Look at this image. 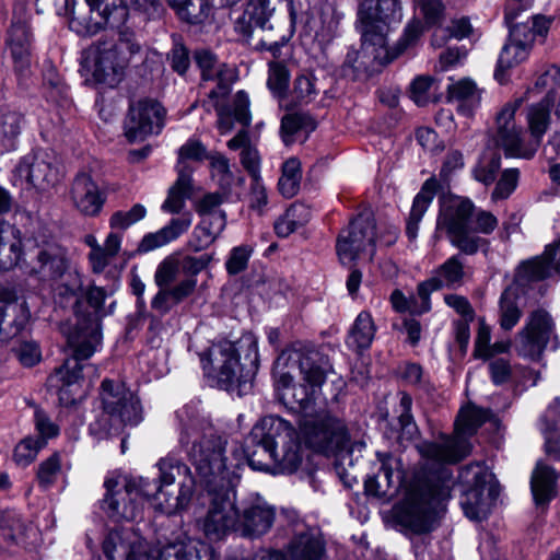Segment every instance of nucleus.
Returning a JSON list of instances; mask_svg holds the SVG:
<instances>
[{
    "label": "nucleus",
    "mask_w": 560,
    "mask_h": 560,
    "mask_svg": "<svg viewBox=\"0 0 560 560\" xmlns=\"http://www.w3.org/2000/svg\"><path fill=\"white\" fill-rule=\"evenodd\" d=\"M329 360L312 347L293 342L275 362V376L284 404L304 412L300 429L306 442L320 452L342 450L349 441L343 422L314 406L329 373Z\"/></svg>",
    "instance_id": "f257e3e1"
},
{
    "label": "nucleus",
    "mask_w": 560,
    "mask_h": 560,
    "mask_svg": "<svg viewBox=\"0 0 560 560\" xmlns=\"http://www.w3.org/2000/svg\"><path fill=\"white\" fill-rule=\"evenodd\" d=\"M187 430L182 443L191 442L190 456L196 466L200 483L205 485L209 499L208 512L198 521L200 529L211 540H219L232 532L240 533V506L236 491L231 485V472L226 468V442L211 428L199 434Z\"/></svg>",
    "instance_id": "f03ea898"
},
{
    "label": "nucleus",
    "mask_w": 560,
    "mask_h": 560,
    "mask_svg": "<svg viewBox=\"0 0 560 560\" xmlns=\"http://www.w3.org/2000/svg\"><path fill=\"white\" fill-rule=\"evenodd\" d=\"M160 470L159 486L145 478L125 480L124 491L116 477L105 479L106 494L103 510L115 520L133 521L140 516L142 503L137 500H151L155 510L174 514L184 510L194 493L195 481L189 468L174 458H162L158 463Z\"/></svg>",
    "instance_id": "7ed1b4c3"
},
{
    "label": "nucleus",
    "mask_w": 560,
    "mask_h": 560,
    "mask_svg": "<svg viewBox=\"0 0 560 560\" xmlns=\"http://www.w3.org/2000/svg\"><path fill=\"white\" fill-rule=\"evenodd\" d=\"M106 296V291L101 287L93 285L88 290V303L94 308V314L78 318L73 331L67 335L68 345L73 351V357L66 359L47 380L48 388L58 395L62 405L68 406L74 401L71 387L82 377L84 365L81 361L92 357L101 345L100 317L104 315L102 314V307Z\"/></svg>",
    "instance_id": "20e7f679"
},
{
    "label": "nucleus",
    "mask_w": 560,
    "mask_h": 560,
    "mask_svg": "<svg viewBox=\"0 0 560 560\" xmlns=\"http://www.w3.org/2000/svg\"><path fill=\"white\" fill-rule=\"evenodd\" d=\"M249 443L254 450L248 452V464L255 470L292 474L302 462L295 430L280 417L268 416L256 423Z\"/></svg>",
    "instance_id": "39448f33"
},
{
    "label": "nucleus",
    "mask_w": 560,
    "mask_h": 560,
    "mask_svg": "<svg viewBox=\"0 0 560 560\" xmlns=\"http://www.w3.org/2000/svg\"><path fill=\"white\" fill-rule=\"evenodd\" d=\"M451 483L446 471L438 480L412 481L396 508L397 521L413 533L430 532L443 510L444 502L450 498Z\"/></svg>",
    "instance_id": "423d86ee"
},
{
    "label": "nucleus",
    "mask_w": 560,
    "mask_h": 560,
    "mask_svg": "<svg viewBox=\"0 0 560 560\" xmlns=\"http://www.w3.org/2000/svg\"><path fill=\"white\" fill-rule=\"evenodd\" d=\"M139 50L129 42L97 40L83 50L81 73L89 84L114 89L125 79L130 56Z\"/></svg>",
    "instance_id": "0eeeda50"
},
{
    "label": "nucleus",
    "mask_w": 560,
    "mask_h": 560,
    "mask_svg": "<svg viewBox=\"0 0 560 560\" xmlns=\"http://www.w3.org/2000/svg\"><path fill=\"white\" fill-rule=\"evenodd\" d=\"M249 350L253 353L250 368L244 370L240 363V354L231 341L212 345L200 355L205 375L215 386L224 390H245L252 383L258 370V348L256 340H250Z\"/></svg>",
    "instance_id": "6e6552de"
},
{
    "label": "nucleus",
    "mask_w": 560,
    "mask_h": 560,
    "mask_svg": "<svg viewBox=\"0 0 560 560\" xmlns=\"http://www.w3.org/2000/svg\"><path fill=\"white\" fill-rule=\"evenodd\" d=\"M487 413L475 406L463 408L456 419L452 436H442L438 441L423 442L417 446L420 455L441 464H454L471 452L469 439L486 421Z\"/></svg>",
    "instance_id": "1a4fd4ad"
},
{
    "label": "nucleus",
    "mask_w": 560,
    "mask_h": 560,
    "mask_svg": "<svg viewBox=\"0 0 560 560\" xmlns=\"http://www.w3.org/2000/svg\"><path fill=\"white\" fill-rule=\"evenodd\" d=\"M100 398L103 412L91 424V430L100 435L119 431L125 425H137L142 420V408L138 397L122 383L104 380Z\"/></svg>",
    "instance_id": "9d476101"
},
{
    "label": "nucleus",
    "mask_w": 560,
    "mask_h": 560,
    "mask_svg": "<svg viewBox=\"0 0 560 560\" xmlns=\"http://www.w3.org/2000/svg\"><path fill=\"white\" fill-rule=\"evenodd\" d=\"M109 560H195L183 542H174L149 552L145 540L132 527L109 532L103 542Z\"/></svg>",
    "instance_id": "9b49d317"
},
{
    "label": "nucleus",
    "mask_w": 560,
    "mask_h": 560,
    "mask_svg": "<svg viewBox=\"0 0 560 560\" xmlns=\"http://www.w3.org/2000/svg\"><path fill=\"white\" fill-rule=\"evenodd\" d=\"M475 205L462 197H452L441 205L436 232H444L450 243L465 255H475L487 242L472 233Z\"/></svg>",
    "instance_id": "f8f14e48"
},
{
    "label": "nucleus",
    "mask_w": 560,
    "mask_h": 560,
    "mask_svg": "<svg viewBox=\"0 0 560 560\" xmlns=\"http://www.w3.org/2000/svg\"><path fill=\"white\" fill-rule=\"evenodd\" d=\"M69 27L80 36H92L106 25L117 27L126 22V10L116 0H71L67 5Z\"/></svg>",
    "instance_id": "ddd939ff"
},
{
    "label": "nucleus",
    "mask_w": 560,
    "mask_h": 560,
    "mask_svg": "<svg viewBox=\"0 0 560 560\" xmlns=\"http://www.w3.org/2000/svg\"><path fill=\"white\" fill-rule=\"evenodd\" d=\"M402 7L400 0H361L358 9V21L361 37L365 43L378 45L377 57L384 58V45L393 25L400 23Z\"/></svg>",
    "instance_id": "4468645a"
},
{
    "label": "nucleus",
    "mask_w": 560,
    "mask_h": 560,
    "mask_svg": "<svg viewBox=\"0 0 560 560\" xmlns=\"http://www.w3.org/2000/svg\"><path fill=\"white\" fill-rule=\"evenodd\" d=\"M336 249L342 265L372 261L376 252V221L372 213H361L353 219L340 232Z\"/></svg>",
    "instance_id": "2eb2a0df"
},
{
    "label": "nucleus",
    "mask_w": 560,
    "mask_h": 560,
    "mask_svg": "<svg viewBox=\"0 0 560 560\" xmlns=\"http://www.w3.org/2000/svg\"><path fill=\"white\" fill-rule=\"evenodd\" d=\"M24 268L42 281L61 278L69 267L67 250L54 240L35 236L25 246Z\"/></svg>",
    "instance_id": "dca6fc26"
},
{
    "label": "nucleus",
    "mask_w": 560,
    "mask_h": 560,
    "mask_svg": "<svg viewBox=\"0 0 560 560\" xmlns=\"http://www.w3.org/2000/svg\"><path fill=\"white\" fill-rule=\"evenodd\" d=\"M459 478L467 487L460 499L465 515L474 521H480L498 495L493 475L480 464L468 465L460 470Z\"/></svg>",
    "instance_id": "f3484780"
},
{
    "label": "nucleus",
    "mask_w": 560,
    "mask_h": 560,
    "mask_svg": "<svg viewBox=\"0 0 560 560\" xmlns=\"http://www.w3.org/2000/svg\"><path fill=\"white\" fill-rule=\"evenodd\" d=\"M179 275V261L168 256L156 267L154 283L159 291L151 301V307L160 315H165L171 310L190 296L197 287L196 278L188 277L172 285Z\"/></svg>",
    "instance_id": "a211bd4d"
},
{
    "label": "nucleus",
    "mask_w": 560,
    "mask_h": 560,
    "mask_svg": "<svg viewBox=\"0 0 560 560\" xmlns=\"http://www.w3.org/2000/svg\"><path fill=\"white\" fill-rule=\"evenodd\" d=\"M522 103L523 98H516L506 103L498 113L494 142L505 156L528 160L535 155L537 149L530 139L523 138V129L516 125L515 114Z\"/></svg>",
    "instance_id": "6ab92c4d"
},
{
    "label": "nucleus",
    "mask_w": 560,
    "mask_h": 560,
    "mask_svg": "<svg viewBox=\"0 0 560 560\" xmlns=\"http://www.w3.org/2000/svg\"><path fill=\"white\" fill-rule=\"evenodd\" d=\"M555 336V323L550 314L538 308L530 312L524 327L516 334L514 349L520 357L539 360Z\"/></svg>",
    "instance_id": "aec40b11"
},
{
    "label": "nucleus",
    "mask_w": 560,
    "mask_h": 560,
    "mask_svg": "<svg viewBox=\"0 0 560 560\" xmlns=\"http://www.w3.org/2000/svg\"><path fill=\"white\" fill-rule=\"evenodd\" d=\"M165 109L153 100H140L129 108L125 121V136L130 142L143 141L158 135L164 127Z\"/></svg>",
    "instance_id": "412c9836"
},
{
    "label": "nucleus",
    "mask_w": 560,
    "mask_h": 560,
    "mask_svg": "<svg viewBox=\"0 0 560 560\" xmlns=\"http://www.w3.org/2000/svg\"><path fill=\"white\" fill-rule=\"evenodd\" d=\"M40 542V532L14 512H0V549L10 553L21 547L35 549Z\"/></svg>",
    "instance_id": "4be33fe9"
},
{
    "label": "nucleus",
    "mask_w": 560,
    "mask_h": 560,
    "mask_svg": "<svg viewBox=\"0 0 560 560\" xmlns=\"http://www.w3.org/2000/svg\"><path fill=\"white\" fill-rule=\"evenodd\" d=\"M15 172L21 179L39 189L55 185L59 176L56 156L42 150L23 156Z\"/></svg>",
    "instance_id": "5701e85b"
},
{
    "label": "nucleus",
    "mask_w": 560,
    "mask_h": 560,
    "mask_svg": "<svg viewBox=\"0 0 560 560\" xmlns=\"http://www.w3.org/2000/svg\"><path fill=\"white\" fill-rule=\"evenodd\" d=\"M276 510L259 494H252L240 505V534L257 537L266 534L273 525Z\"/></svg>",
    "instance_id": "b1692460"
},
{
    "label": "nucleus",
    "mask_w": 560,
    "mask_h": 560,
    "mask_svg": "<svg viewBox=\"0 0 560 560\" xmlns=\"http://www.w3.org/2000/svg\"><path fill=\"white\" fill-rule=\"evenodd\" d=\"M70 201L81 214L96 217L101 213L106 195L92 176L85 172L78 173L69 189Z\"/></svg>",
    "instance_id": "393cba45"
},
{
    "label": "nucleus",
    "mask_w": 560,
    "mask_h": 560,
    "mask_svg": "<svg viewBox=\"0 0 560 560\" xmlns=\"http://www.w3.org/2000/svg\"><path fill=\"white\" fill-rule=\"evenodd\" d=\"M464 265L458 255H454L439 266L432 276L418 284V295L423 301L422 311H430L432 292L442 288H455L462 284Z\"/></svg>",
    "instance_id": "a878e982"
},
{
    "label": "nucleus",
    "mask_w": 560,
    "mask_h": 560,
    "mask_svg": "<svg viewBox=\"0 0 560 560\" xmlns=\"http://www.w3.org/2000/svg\"><path fill=\"white\" fill-rule=\"evenodd\" d=\"M30 320V310L14 293L0 289V342H8L19 335Z\"/></svg>",
    "instance_id": "bb28decb"
},
{
    "label": "nucleus",
    "mask_w": 560,
    "mask_h": 560,
    "mask_svg": "<svg viewBox=\"0 0 560 560\" xmlns=\"http://www.w3.org/2000/svg\"><path fill=\"white\" fill-rule=\"evenodd\" d=\"M378 48V45L374 43L368 44L365 43V38L362 37L361 50L350 49L347 52L342 66L343 74L357 79L361 74L374 70L375 66L390 62L388 46L386 44L384 45V58L377 57L380 52Z\"/></svg>",
    "instance_id": "cd10ccee"
},
{
    "label": "nucleus",
    "mask_w": 560,
    "mask_h": 560,
    "mask_svg": "<svg viewBox=\"0 0 560 560\" xmlns=\"http://www.w3.org/2000/svg\"><path fill=\"white\" fill-rule=\"evenodd\" d=\"M282 0H248L244 12L235 22V31L243 36H250L255 27L271 28L270 19Z\"/></svg>",
    "instance_id": "c85d7f7f"
},
{
    "label": "nucleus",
    "mask_w": 560,
    "mask_h": 560,
    "mask_svg": "<svg viewBox=\"0 0 560 560\" xmlns=\"http://www.w3.org/2000/svg\"><path fill=\"white\" fill-rule=\"evenodd\" d=\"M195 59L201 70L202 79L217 81V88L209 92V97H225L235 78L233 69L219 63L215 57L207 50L197 51Z\"/></svg>",
    "instance_id": "c756f323"
},
{
    "label": "nucleus",
    "mask_w": 560,
    "mask_h": 560,
    "mask_svg": "<svg viewBox=\"0 0 560 560\" xmlns=\"http://www.w3.org/2000/svg\"><path fill=\"white\" fill-rule=\"evenodd\" d=\"M381 468L377 474L369 476L364 480L366 493L375 497L392 495V490H396L400 483L401 474L395 471L399 460L388 453L378 454Z\"/></svg>",
    "instance_id": "7c9ffc66"
},
{
    "label": "nucleus",
    "mask_w": 560,
    "mask_h": 560,
    "mask_svg": "<svg viewBox=\"0 0 560 560\" xmlns=\"http://www.w3.org/2000/svg\"><path fill=\"white\" fill-rule=\"evenodd\" d=\"M520 13L508 9L505 21L510 27V39L524 44L532 49L536 36H545L549 30V21L544 16L534 15L526 21H517Z\"/></svg>",
    "instance_id": "2f4dec72"
},
{
    "label": "nucleus",
    "mask_w": 560,
    "mask_h": 560,
    "mask_svg": "<svg viewBox=\"0 0 560 560\" xmlns=\"http://www.w3.org/2000/svg\"><path fill=\"white\" fill-rule=\"evenodd\" d=\"M7 49L16 71L23 72L31 65L32 33L26 22H13L8 31Z\"/></svg>",
    "instance_id": "473e14b6"
},
{
    "label": "nucleus",
    "mask_w": 560,
    "mask_h": 560,
    "mask_svg": "<svg viewBox=\"0 0 560 560\" xmlns=\"http://www.w3.org/2000/svg\"><path fill=\"white\" fill-rule=\"evenodd\" d=\"M191 222L192 218L190 213H184L179 218L172 219L167 225L156 232L145 234L141 238L137 252L139 254H145L170 244L187 232Z\"/></svg>",
    "instance_id": "72a5a7b5"
},
{
    "label": "nucleus",
    "mask_w": 560,
    "mask_h": 560,
    "mask_svg": "<svg viewBox=\"0 0 560 560\" xmlns=\"http://www.w3.org/2000/svg\"><path fill=\"white\" fill-rule=\"evenodd\" d=\"M224 97H217L214 100V108L218 114L217 127L222 135H226L232 131L234 127V120L243 125L244 127L249 126L252 116L249 112V98L244 91H238L234 96L233 110H229L223 107L221 100Z\"/></svg>",
    "instance_id": "f704fd0d"
},
{
    "label": "nucleus",
    "mask_w": 560,
    "mask_h": 560,
    "mask_svg": "<svg viewBox=\"0 0 560 560\" xmlns=\"http://www.w3.org/2000/svg\"><path fill=\"white\" fill-rule=\"evenodd\" d=\"M21 231L8 223L0 222V272L15 268L24 258Z\"/></svg>",
    "instance_id": "c9c22d12"
},
{
    "label": "nucleus",
    "mask_w": 560,
    "mask_h": 560,
    "mask_svg": "<svg viewBox=\"0 0 560 560\" xmlns=\"http://www.w3.org/2000/svg\"><path fill=\"white\" fill-rule=\"evenodd\" d=\"M553 105L552 95L550 94L526 107V122L530 136L529 139L537 150L550 126L551 108Z\"/></svg>",
    "instance_id": "e433bc0d"
},
{
    "label": "nucleus",
    "mask_w": 560,
    "mask_h": 560,
    "mask_svg": "<svg viewBox=\"0 0 560 560\" xmlns=\"http://www.w3.org/2000/svg\"><path fill=\"white\" fill-rule=\"evenodd\" d=\"M200 222L195 226L188 247L200 252L209 247L221 235L226 226L225 213L200 215Z\"/></svg>",
    "instance_id": "4c0bfd02"
},
{
    "label": "nucleus",
    "mask_w": 560,
    "mask_h": 560,
    "mask_svg": "<svg viewBox=\"0 0 560 560\" xmlns=\"http://www.w3.org/2000/svg\"><path fill=\"white\" fill-rule=\"evenodd\" d=\"M552 271L560 272V240L546 248L540 257L524 262L520 272L530 281L542 280Z\"/></svg>",
    "instance_id": "58836bf2"
},
{
    "label": "nucleus",
    "mask_w": 560,
    "mask_h": 560,
    "mask_svg": "<svg viewBox=\"0 0 560 560\" xmlns=\"http://www.w3.org/2000/svg\"><path fill=\"white\" fill-rule=\"evenodd\" d=\"M292 560H320L325 553V544L315 530H305L296 534L289 547Z\"/></svg>",
    "instance_id": "ea45409f"
},
{
    "label": "nucleus",
    "mask_w": 560,
    "mask_h": 560,
    "mask_svg": "<svg viewBox=\"0 0 560 560\" xmlns=\"http://www.w3.org/2000/svg\"><path fill=\"white\" fill-rule=\"evenodd\" d=\"M436 188L438 182L434 178H429L416 195L406 225V234L410 241L417 238L419 223L433 201Z\"/></svg>",
    "instance_id": "a19ab883"
},
{
    "label": "nucleus",
    "mask_w": 560,
    "mask_h": 560,
    "mask_svg": "<svg viewBox=\"0 0 560 560\" xmlns=\"http://www.w3.org/2000/svg\"><path fill=\"white\" fill-rule=\"evenodd\" d=\"M192 170H188L183 166L178 170L177 179L170 187L167 197L162 203L161 209L171 214L179 213L186 205V200L191 197L192 194Z\"/></svg>",
    "instance_id": "79ce46f5"
},
{
    "label": "nucleus",
    "mask_w": 560,
    "mask_h": 560,
    "mask_svg": "<svg viewBox=\"0 0 560 560\" xmlns=\"http://www.w3.org/2000/svg\"><path fill=\"white\" fill-rule=\"evenodd\" d=\"M376 332V326L369 312H361L351 326L347 343L355 350L370 348Z\"/></svg>",
    "instance_id": "37998d69"
},
{
    "label": "nucleus",
    "mask_w": 560,
    "mask_h": 560,
    "mask_svg": "<svg viewBox=\"0 0 560 560\" xmlns=\"http://www.w3.org/2000/svg\"><path fill=\"white\" fill-rule=\"evenodd\" d=\"M447 97L458 102L460 110L469 113L479 104L481 91L471 79L464 78L447 86Z\"/></svg>",
    "instance_id": "c03bdc74"
},
{
    "label": "nucleus",
    "mask_w": 560,
    "mask_h": 560,
    "mask_svg": "<svg viewBox=\"0 0 560 560\" xmlns=\"http://www.w3.org/2000/svg\"><path fill=\"white\" fill-rule=\"evenodd\" d=\"M557 475L555 470L539 460L532 475L530 486L532 492L537 503H544L550 500Z\"/></svg>",
    "instance_id": "a18cd8bd"
},
{
    "label": "nucleus",
    "mask_w": 560,
    "mask_h": 560,
    "mask_svg": "<svg viewBox=\"0 0 560 560\" xmlns=\"http://www.w3.org/2000/svg\"><path fill=\"white\" fill-rule=\"evenodd\" d=\"M522 317V310L518 306L517 292L513 288L505 289L499 300L498 322L500 327L512 330Z\"/></svg>",
    "instance_id": "49530a36"
},
{
    "label": "nucleus",
    "mask_w": 560,
    "mask_h": 560,
    "mask_svg": "<svg viewBox=\"0 0 560 560\" xmlns=\"http://www.w3.org/2000/svg\"><path fill=\"white\" fill-rule=\"evenodd\" d=\"M23 116L15 110L0 113V147L3 151H12L23 128Z\"/></svg>",
    "instance_id": "de8ad7c7"
},
{
    "label": "nucleus",
    "mask_w": 560,
    "mask_h": 560,
    "mask_svg": "<svg viewBox=\"0 0 560 560\" xmlns=\"http://www.w3.org/2000/svg\"><path fill=\"white\" fill-rule=\"evenodd\" d=\"M308 220V210L302 203H293L275 222L276 234L280 237H288L298 228L304 225Z\"/></svg>",
    "instance_id": "09e8293b"
},
{
    "label": "nucleus",
    "mask_w": 560,
    "mask_h": 560,
    "mask_svg": "<svg viewBox=\"0 0 560 560\" xmlns=\"http://www.w3.org/2000/svg\"><path fill=\"white\" fill-rule=\"evenodd\" d=\"M547 90L545 96L552 95V103L557 92L560 90V68L556 65L549 66L535 81L534 86L528 88L524 95L521 97L524 101H528L537 94Z\"/></svg>",
    "instance_id": "8fccbe9b"
},
{
    "label": "nucleus",
    "mask_w": 560,
    "mask_h": 560,
    "mask_svg": "<svg viewBox=\"0 0 560 560\" xmlns=\"http://www.w3.org/2000/svg\"><path fill=\"white\" fill-rule=\"evenodd\" d=\"M209 162L211 178L223 194H231L235 177L231 171L229 159L221 153H211L209 154Z\"/></svg>",
    "instance_id": "3c124183"
},
{
    "label": "nucleus",
    "mask_w": 560,
    "mask_h": 560,
    "mask_svg": "<svg viewBox=\"0 0 560 560\" xmlns=\"http://www.w3.org/2000/svg\"><path fill=\"white\" fill-rule=\"evenodd\" d=\"M301 178L300 161L294 158L285 161L282 165V175L278 183L280 194L285 198L294 197L300 189Z\"/></svg>",
    "instance_id": "603ef678"
},
{
    "label": "nucleus",
    "mask_w": 560,
    "mask_h": 560,
    "mask_svg": "<svg viewBox=\"0 0 560 560\" xmlns=\"http://www.w3.org/2000/svg\"><path fill=\"white\" fill-rule=\"evenodd\" d=\"M62 474V456L56 452L44 459L37 468V480L42 488H50Z\"/></svg>",
    "instance_id": "864d4df0"
},
{
    "label": "nucleus",
    "mask_w": 560,
    "mask_h": 560,
    "mask_svg": "<svg viewBox=\"0 0 560 560\" xmlns=\"http://www.w3.org/2000/svg\"><path fill=\"white\" fill-rule=\"evenodd\" d=\"M175 10L182 20L197 24L202 23L209 16L211 5L209 0H185Z\"/></svg>",
    "instance_id": "5fc2aeb1"
},
{
    "label": "nucleus",
    "mask_w": 560,
    "mask_h": 560,
    "mask_svg": "<svg viewBox=\"0 0 560 560\" xmlns=\"http://www.w3.org/2000/svg\"><path fill=\"white\" fill-rule=\"evenodd\" d=\"M529 51L530 48L524 46V44L509 39L499 56V70H508L525 61L529 56Z\"/></svg>",
    "instance_id": "6e6d98bb"
},
{
    "label": "nucleus",
    "mask_w": 560,
    "mask_h": 560,
    "mask_svg": "<svg viewBox=\"0 0 560 560\" xmlns=\"http://www.w3.org/2000/svg\"><path fill=\"white\" fill-rule=\"evenodd\" d=\"M147 209L141 203L133 205L129 210H119L114 212L109 218V226L113 230L126 231L131 225L144 219Z\"/></svg>",
    "instance_id": "4d7b16f0"
},
{
    "label": "nucleus",
    "mask_w": 560,
    "mask_h": 560,
    "mask_svg": "<svg viewBox=\"0 0 560 560\" xmlns=\"http://www.w3.org/2000/svg\"><path fill=\"white\" fill-rule=\"evenodd\" d=\"M315 128L310 117L302 114L287 115L281 121L282 139L285 144H290L294 140V136L302 130H313Z\"/></svg>",
    "instance_id": "13d9d810"
},
{
    "label": "nucleus",
    "mask_w": 560,
    "mask_h": 560,
    "mask_svg": "<svg viewBox=\"0 0 560 560\" xmlns=\"http://www.w3.org/2000/svg\"><path fill=\"white\" fill-rule=\"evenodd\" d=\"M46 446L44 439L26 438L14 448L13 459L20 466H27L35 460L38 452Z\"/></svg>",
    "instance_id": "bf43d9fd"
},
{
    "label": "nucleus",
    "mask_w": 560,
    "mask_h": 560,
    "mask_svg": "<svg viewBox=\"0 0 560 560\" xmlns=\"http://www.w3.org/2000/svg\"><path fill=\"white\" fill-rule=\"evenodd\" d=\"M424 27L421 21L413 19L411 20L405 27L404 34L399 39L397 46L390 50L389 49V58L390 61L397 58L400 54H402L407 48L415 45L420 36L423 34Z\"/></svg>",
    "instance_id": "052dcab7"
},
{
    "label": "nucleus",
    "mask_w": 560,
    "mask_h": 560,
    "mask_svg": "<svg viewBox=\"0 0 560 560\" xmlns=\"http://www.w3.org/2000/svg\"><path fill=\"white\" fill-rule=\"evenodd\" d=\"M205 159L209 160L206 147L197 139H189L178 150L177 171L183 166H186L188 170H191L186 164V161L188 160L200 162L203 161Z\"/></svg>",
    "instance_id": "680f3d73"
},
{
    "label": "nucleus",
    "mask_w": 560,
    "mask_h": 560,
    "mask_svg": "<svg viewBox=\"0 0 560 560\" xmlns=\"http://www.w3.org/2000/svg\"><path fill=\"white\" fill-rule=\"evenodd\" d=\"M416 5L428 26L438 25L443 21L445 5L442 0H416Z\"/></svg>",
    "instance_id": "e2e57ef3"
},
{
    "label": "nucleus",
    "mask_w": 560,
    "mask_h": 560,
    "mask_svg": "<svg viewBox=\"0 0 560 560\" xmlns=\"http://www.w3.org/2000/svg\"><path fill=\"white\" fill-rule=\"evenodd\" d=\"M398 396L399 404L397 412H399L398 419L401 431L404 434H407L409 438H411L415 433H417V425L411 415L412 398L405 392L399 393Z\"/></svg>",
    "instance_id": "0e129e2a"
},
{
    "label": "nucleus",
    "mask_w": 560,
    "mask_h": 560,
    "mask_svg": "<svg viewBox=\"0 0 560 560\" xmlns=\"http://www.w3.org/2000/svg\"><path fill=\"white\" fill-rule=\"evenodd\" d=\"M230 194L223 191H214L206 194L196 205V211L199 215H210L225 213L220 209L221 205L228 200Z\"/></svg>",
    "instance_id": "69168bd1"
},
{
    "label": "nucleus",
    "mask_w": 560,
    "mask_h": 560,
    "mask_svg": "<svg viewBox=\"0 0 560 560\" xmlns=\"http://www.w3.org/2000/svg\"><path fill=\"white\" fill-rule=\"evenodd\" d=\"M434 79L430 75H419L410 84V97L419 106L431 101V89Z\"/></svg>",
    "instance_id": "338daca9"
},
{
    "label": "nucleus",
    "mask_w": 560,
    "mask_h": 560,
    "mask_svg": "<svg viewBox=\"0 0 560 560\" xmlns=\"http://www.w3.org/2000/svg\"><path fill=\"white\" fill-rule=\"evenodd\" d=\"M289 83V73L287 68L279 62H271L269 66V75L267 84L271 92L277 96H282Z\"/></svg>",
    "instance_id": "774afa93"
}]
</instances>
